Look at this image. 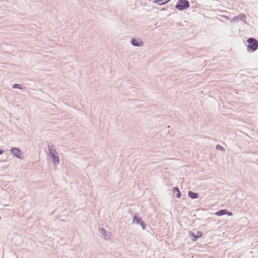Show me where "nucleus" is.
<instances>
[{"instance_id":"obj_12","label":"nucleus","mask_w":258,"mask_h":258,"mask_svg":"<svg viewBox=\"0 0 258 258\" xmlns=\"http://www.w3.org/2000/svg\"><path fill=\"white\" fill-rule=\"evenodd\" d=\"M236 18L237 19V21H241L242 22H245L246 20V17L245 15L243 14H239L237 16H236Z\"/></svg>"},{"instance_id":"obj_14","label":"nucleus","mask_w":258,"mask_h":258,"mask_svg":"<svg viewBox=\"0 0 258 258\" xmlns=\"http://www.w3.org/2000/svg\"><path fill=\"white\" fill-rule=\"evenodd\" d=\"M227 212L226 209H221L218 211H217L215 215L218 216H222L223 215H226V213Z\"/></svg>"},{"instance_id":"obj_13","label":"nucleus","mask_w":258,"mask_h":258,"mask_svg":"<svg viewBox=\"0 0 258 258\" xmlns=\"http://www.w3.org/2000/svg\"><path fill=\"white\" fill-rule=\"evenodd\" d=\"M170 1L171 0H155L154 3L157 4L158 5H163L166 4Z\"/></svg>"},{"instance_id":"obj_6","label":"nucleus","mask_w":258,"mask_h":258,"mask_svg":"<svg viewBox=\"0 0 258 258\" xmlns=\"http://www.w3.org/2000/svg\"><path fill=\"white\" fill-rule=\"evenodd\" d=\"M99 232L100 233V236L103 237L106 240H108L110 237V232L107 231L103 228H99L98 229Z\"/></svg>"},{"instance_id":"obj_19","label":"nucleus","mask_w":258,"mask_h":258,"mask_svg":"<svg viewBox=\"0 0 258 258\" xmlns=\"http://www.w3.org/2000/svg\"><path fill=\"white\" fill-rule=\"evenodd\" d=\"M4 153V150L0 149V155H2Z\"/></svg>"},{"instance_id":"obj_7","label":"nucleus","mask_w":258,"mask_h":258,"mask_svg":"<svg viewBox=\"0 0 258 258\" xmlns=\"http://www.w3.org/2000/svg\"><path fill=\"white\" fill-rule=\"evenodd\" d=\"M131 44L134 46L141 47L144 45V43L140 38H133L131 39Z\"/></svg>"},{"instance_id":"obj_17","label":"nucleus","mask_w":258,"mask_h":258,"mask_svg":"<svg viewBox=\"0 0 258 258\" xmlns=\"http://www.w3.org/2000/svg\"><path fill=\"white\" fill-rule=\"evenodd\" d=\"M226 215H227L229 216H231L233 215V213L231 212H229L227 210V212L226 213Z\"/></svg>"},{"instance_id":"obj_15","label":"nucleus","mask_w":258,"mask_h":258,"mask_svg":"<svg viewBox=\"0 0 258 258\" xmlns=\"http://www.w3.org/2000/svg\"><path fill=\"white\" fill-rule=\"evenodd\" d=\"M12 88H14V89H23V86H22V85H21L20 84H14L12 86Z\"/></svg>"},{"instance_id":"obj_5","label":"nucleus","mask_w":258,"mask_h":258,"mask_svg":"<svg viewBox=\"0 0 258 258\" xmlns=\"http://www.w3.org/2000/svg\"><path fill=\"white\" fill-rule=\"evenodd\" d=\"M189 235L192 237L191 239L193 241H196L198 238H201L203 235V232L202 231H197V233L195 234L194 232L189 231Z\"/></svg>"},{"instance_id":"obj_20","label":"nucleus","mask_w":258,"mask_h":258,"mask_svg":"<svg viewBox=\"0 0 258 258\" xmlns=\"http://www.w3.org/2000/svg\"><path fill=\"white\" fill-rule=\"evenodd\" d=\"M164 10H166L165 8H163L161 9V11H164Z\"/></svg>"},{"instance_id":"obj_4","label":"nucleus","mask_w":258,"mask_h":258,"mask_svg":"<svg viewBox=\"0 0 258 258\" xmlns=\"http://www.w3.org/2000/svg\"><path fill=\"white\" fill-rule=\"evenodd\" d=\"M10 153L19 159H22L21 150L17 147H13L10 150Z\"/></svg>"},{"instance_id":"obj_10","label":"nucleus","mask_w":258,"mask_h":258,"mask_svg":"<svg viewBox=\"0 0 258 258\" xmlns=\"http://www.w3.org/2000/svg\"><path fill=\"white\" fill-rule=\"evenodd\" d=\"M188 196L192 199H196L199 197V194L197 192H195L192 191H188Z\"/></svg>"},{"instance_id":"obj_3","label":"nucleus","mask_w":258,"mask_h":258,"mask_svg":"<svg viewBox=\"0 0 258 258\" xmlns=\"http://www.w3.org/2000/svg\"><path fill=\"white\" fill-rule=\"evenodd\" d=\"M133 223L137 225H140L143 230H145L146 228L147 225L143 221L142 218L140 217L138 213H135L133 219Z\"/></svg>"},{"instance_id":"obj_8","label":"nucleus","mask_w":258,"mask_h":258,"mask_svg":"<svg viewBox=\"0 0 258 258\" xmlns=\"http://www.w3.org/2000/svg\"><path fill=\"white\" fill-rule=\"evenodd\" d=\"M48 149L49 152V156H53V155L57 154V153L53 145H48Z\"/></svg>"},{"instance_id":"obj_2","label":"nucleus","mask_w":258,"mask_h":258,"mask_svg":"<svg viewBox=\"0 0 258 258\" xmlns=\"http://www.w3.org/2000/svg\"><path fill=\"white\" fill-rule=\"evenodd\" d=\"M189 3L187 0H178L175 6L179 11H183L189 7Z\"/></svg>"},{"instance_id":"obj_18","label":"nucleus","mask_w":258,"mask_h":258,"mask_svg":"<svg viewBox=\"0 0 258 258\" xmlns=\"http://www.w3.org/2000/svg\"><path fill=\"white\" fill-rule=\"evenodd\" d=\"M231 22L237 21V19L236 18V16L234 17L231 20Z\"/></svg>"},{"instance_id":"obj_16","label":"nucleus","mask_w":258,"mask_h":258,"mask_svg":"<svg viewBox=\"0 0 258 258\" xmlns=\"http://www.w3.org/2000/svg\"><path fill=\"white\" fill-rule=\"evenodd\" d=\"M216 149L217 150L221 151L222 152H224L225 151L224 148L220 145H217L216 146Z\"/></svg>"},{"instance_id":"obj_9","label":"nucleus","mask_w":258,"mask_h":258,"mask_svg":"<svg viewBox=\"0 0 258 258\" xmlns=\"http://www.w3.org/2000/svg\"><path fill=\"white\" fill-rule=\"evenodd\" d=\"M56 155V154H55L53 155V156H50V157L52 159V162L53 164L55 165H58L60 162L59 157Z\"/></svg>"},{"instance_id":"obj_1","label":"nucleus","mask_w":258,"mask_h":258,"mask_svg":"<svg viewBox=\"0 0 258 258\" xmlns=\"http://www.w3.org/2000/svg\"><path fill=\"white\" fill-rule=\"evenodd\" d=\"M247 48L249 51H254L258 47V42L255 38L251 37L247 40Z\"/></svg>"},{"instance_id":"obj_11","label":"nucleus","mask_w":258,"mask_h":258,"mask_svg":"<svg viewBox=\"0 0 258 258\" xmlns=\"http://www.w3.org/2000/svg\"><path fill=\"white\" fill-rule=\"evenodd\" d=\"M172 191L173 192H176V197L177 198H180L181 197V192L179 189V188L177 186H175L172 188Z\"/></svg>"}]
</instances>
